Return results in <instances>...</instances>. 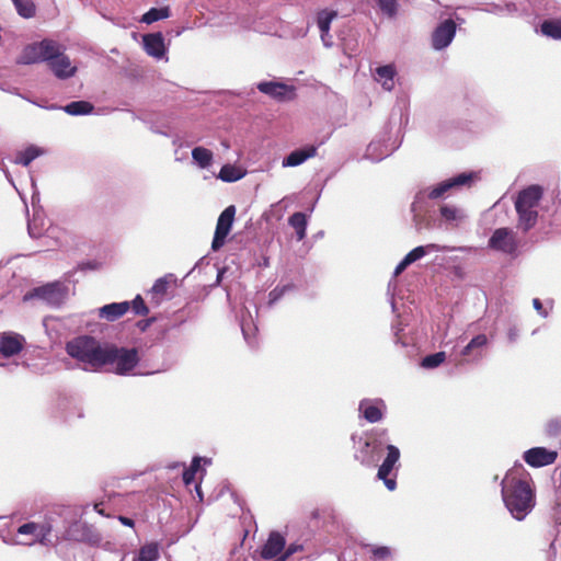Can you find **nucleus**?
<instances>
[{
    "mask_svg": "<svg viewBox=\"0 0 561 561\" xmlns=\"http://www.w3.org/2000/svg\"><path fill=\"white\" fill-rule=\"evenodd\" d=\"M530 481L531 478L523 466H515L508 470L502 480L503 502L517 520H523L535 506V493Z\"/></svg>",
    "mask_w": 561,
    "mask_h": 561,
    "instance_id": "1",
    "label": "nucleus"
},
{
    "mask_svg": "<svg viewBox=\"0 0 561 561\" xmlns=\"http://www.w3.org/2000/svg\"><path fill=\"white\" fill-rule=\"evenodd\" d=\"M106 342H101L90 335H80L66 342V353L84 364L93 371H100L104 367Z\"/></svg>",
    "mask_w": 561,
    "mask_h": 561,
    "instance_id": "2",
    "label": "nucleus"
},
{
    "mask_svg": "<svg viewBox=\"0 0 561 561\" xmlns=\"http://www.w3.org/2000/svg\"><path fill=\"white\" fill-rule=\"evenodd\" d=\"M543 197V187L538 184L529 185L517 193L515 198L516 227L527 233L538 220L536 207Z\"/></svg>",
    "mask_w": 561,
    "mask_h": 561,
    "instance_id": "3",
    "label": "nucleus"
},
{
    "mask_svg": "<svg viewBox=\"0 0 561 561\" xmlns=\"http://www.w3.org/2000/svg\"><path fill=\"white\" fill-rule=\"evenodd\" d=\"M360 444L354 458L360 465L371 467L380 459L381 454L387 449L388 431L385 428H373L359 436Z\"/></svg>",
    "mask_w": 561,
    "mask_h": 561,
    "instance_id": "4",
    "label": "nucleus"
},
{
    "mask_svg": "<svg viewBox=\"0 0 561 561\" xmlns=\"http://www.w3.org/2000/svg\"><path fill=\"white\" fill-rule=\"evenodd\" d=\"M105 365L115 366L114 373L121 376L128 375L139 364V351L137 348H124L115 343L106 342Z\"/></svg>",
    "mask_w": 561,
    "mask_h": 561,
    "instance_id": "5",
    "label": "nucleus"
},
{
    "mask_svg": "<svg viewBox=\"0 0 561 561\" xmlns=\"http://www.w3.org/2000/svg\"><path fill=\"white\" fill-rule=\"evenodd\" d=\"M56 47L54 39L44 38L38 43L25 46L16 59L18 65H34L48 62L55 56Z\"/></svg>",
    "mask_w": 561,
    "mask_h": 561,
    "instance_id": "6",
    "label": "nucleus"
},
{
    "mask_svg": "<svg viewBox=\"0 0 561 561\" xmlns=\"http://www.w3.org/2000/svg\"><path fill=\"white\" fill-rule=\"evenodd\" d=\"M53 530V526L49 520H44L42 523L28 522L16 528V534L20 536H24V540H21L20 543L32 546L35 543H39L43 546H49V535Z\"/></svg>",
    "mask_w": 561,
    "mask_h": 561,
    "instance_id": "7",
    "label": "nucleus"
},
{
    "mask_svg": "<svg viewBox=\"0 0 561 561\" xmlns=\"http://www.w3.org/2000/svg\"><path fill=\"white\" fill-rule=\"evenodd\" d=\"M56 51L55 56L48 59V69L59 79L67 80L77 72V67L71 65V61L67 54H65L64 47L55 42Z\"/></svg>",
    "mask_w": 561,
    "mask_h": 561,
    "instance_id": "8",
    "label": "nucleus"
},
{
    "mask_svg": "<svg viewBox=\"0 0 561 561\" xmlns=\"http://www.w3.org/2000/svg\"><path fill=\"white\" fill-rule=\"evenodd\" d=\"M236 216V206L229 205L227 208H225L219 216L217 220V225L215 228L214 238L211 241V250L218 251L228 238L229 231L231 229V226L233 224Z\"/></svg>",
    "mask_w": 561,
    "mask_h": 561,
    "instance_id": "9",
    "label": "nucleus"
},
{
    "mask_svg": "<svg viewBox=\"0 0 561 561\" xmlns=\"http://www.w3.org/2000/svg\"><path fill=\"white\" fill-rule=\"evenodd\" d=\"M516 233L513 229L501 227L494 230L489 239V247L505 254H515L517 249Z\"/></svg>",
    "mask_w": 561,
    "mask_h": 561,
    "instance_id": "10",
    "label": "nucleus"
},
{
    "mask_svg": "<svg viewBox=\"0 0 561 561\" xmlns=\"http://www.w3.org/2000/svg\"><path fill=\"white\" fill-rule=\"evenodd\" d=\"M400 455H401L400 450L396 446L388 445L387 446V456L377 471V477L381 481H383L385 485L390 491H393L396 489L397 482H396L394 478H389V473L393 470L394 466L399 462Z\"/></svg>",
    "mask_w": 561,
    "mask_h": 561,
    "instance_id": "11",
    "label": "nucleus"
},
{
    "mask_svg": "<svg viewBox=\"0 0 561 561\" xmlns=\"http://www.w3.org/2000/svg\"><path fill=\"white\" fill-rule=\"evenodd\" d=\"M457 25L453 19H445L432 33L433 48L440 50L446 48L455 37Z\"/></svg>",
    "mask_w": 561,
    "mask_h": 561,
    "instance_id": "12",
    "label": "nucleus"
},
{
    "mask_svg": "<svg viewBox=\"0 0 561 561\" xmlns=\"http://www.w3.org/2000/svg\"><path fill=\"white\" fill-rule=\"evenodd\" d=\"M523 457L530 467L540 468L552 465L558 457V453L545 447H534L526 450Z\"/></svg>",
    "mask_w": 561,
    "mask_h": 561,
    "instance_id": "13",
    "label": "nucleus"
},
{
    "mask_svg": "<svg viewBox=\"0 0 561 561\" xmlns=\"http://www.w3.org/2000/svg\"><path fill=\"white\" fill-rule=\"evenodd\" d=\"M39 298L49 305L58 306L64 300V294L58 284H46L35 287L31 293L26 294L24 299Z\"/></svg>",
    "mask_w": 561,
    "mask_h": 561,
    "instance_id": "14",
    "label": "nucleus"
},
{
    "mask_svg": "<svg viewBox=\"0 0 561 561\" xmlns=\"http://www.w3.org/2000/svg\"><path fill=\"white\" fill-rule=\"evenodd\" d=\"M257 89L279 102L290 101L295 96V88L280 82H261Z\"/></svg>",
    "mask_w": 561,
    "mask_h": 561,
    "instance_id": "15",
    "label": "nucleus"
},
{
    "mask_svg": "<svg viewBox=\"0 0 561 561\" xmlns=\"http://www.w3.org/2000/svg\"><path fill=\"white\" fill-rule=\"evenodd\" d=\"M24 337L14 333H4L0 336V354L4 357H11L23 350Z\"/></svg>",
    "mask_w": 561,
    "mask_h": 561,
    "instance_id": "16",
    "label": "nucleus"
},
{
    "mask_svg": "<svg viewBox=\"0 0 561 561\" xmlns=\"http://www.w3.org/2000/svg\"><path fill=\"white\" fill-rule=\"evenodd\" d=\"M285 548V539L284 535H280L278 531H272L268 535L266 542L262 549V558L264 560H272L276 558L280 552L284 551Z\"/></svg>",
    "mask_w": 561,
    "mask_h": 561,
    "instance_id": "17",
    "label": "nucleus"
},
{
    "mask_svg": "<svg viewBox=\"0 0 561 561\" xmlns=\"http://www.w3.org/2000/svg\"><path fill=\"white\" fill-rule=\"evenodd\" d=\"M318 152V148L316 146H308L305 148L296 149L288 153L285 159H283V167H297L307 161L308 159L314 158Z\"/></svg>",
    "mask_w": 561,
    "mask_h": 561,
    "instance_id": "18",
    "label": "nucleus"
},
{
    "mask_svg": "<svg viewBox=\"0 0 561 561\" xmlns=\"http://www.w3.org/2000/svg\"><path fill=\"white\" fill-rule=\"evenodd\" d=\"M129 308L130 302L128 301L106 304L100 308L99 317L107 321H115L118 320V318H122L125 313H127L129 311Z\"/></svg>",
    "mask_w": 561,
    "mask_h": 561,
    "instance_id": "19",
    "label": "nucleus"
},
{
    "mask_svg": "<svg viewBox=\"0 0 561 561\" xmlns=\"http://www.w3.org/2000/svg\"><path fill=\"white\" fill-rule=\"evenodd\" d=\"M145 50L154 57H162L165 51L164 38L161 33H149L142 36Z\"/></svg>",
    "mask_w": 561,
    "mask_h": 561,
    "instance_id": "20",
    "label": "nucleus"
},
{
    "mask_svg": "<svg viewBox=\"0 0 561 561\" xmlns=\"http://www.w3.org/2000/svg\"><path fill=\"white\" fill-rule=\"evenodd\" d=\"M358 410L369 422H378L383 417L382 410L379 407L373 404L370 400H362Z\"/></svg>",
    "mask_w": 561,
    "mask_h": 561,
    "instance_id": "21",
    "label": "nucleus"
},
{
    "mask_svg": "<svg viewBox=\"0 0 561 561\" xmlns=\"http://www.w3.org/2000/svg\"><path fill=\"white\" fill-rule=\"evenodd\" d=\"M396 75V69L391 65L378 67L376 69V80L382 83V87L391 91L393 88V77Z\"/></svg>",
    "mask_w": 561,
    "mask_h": 561,
    "instance_id": "22",
    "label": "nucleus"
},
{
    "mask_svg": "<svg viewBox=\"0 0 561 561\" xmlns=\"http://www.w3.org/2000/svg\"><path fill=\"white\" fill-rule=\"evenodd\" d=\"M543 35L553 39H561V19H547L540 25Z\"/></svg>",
    "mask_w": 561,
    "mask_h": 561,
    "instance_id": "23",
    "label": "nucleus"
},
{
    "mask_svg": "<svg viewBox=\"0 0 561 561\" xmlns=\"http://www.w3.org/2000/svg\"><path fill=\"white\" fill-rule=\"evenodd\" d=\"M159 558V546L157 542H149L141 546L138 554L133 561H157Z\"/></svg>",
    "mask_w": 561,
    "mask_h": 561,
    "instance_id": "24",
    "label": "nucleus"
},
{
    "mask_svg": "<svg viewBox=\"0 0 561 561\" xmlns=\"http://www.w3.org/2000/svg\"><path fill=\"white\" fill-rule=\"evenodd\" d=\"M76 527L82 531L81 541L99 545L102 541V535L92 526L87 524H76Z\"/></svg>",
    "mask_w": 561,
    "mask_h": 561,
    "instance_id": "25",
    "label": "nucleus"
},
{
    "mask_svg": "<svg viewBox=\"0 0 561 561\" xmlns=\"http://www.w3.org/2000/svg\"><path fill=\"white\" fill-rule=\"evenodd\" d=\"M336 15V11L322 10L318 12V28L321 33L322 38H324V36L329 34L331 23Z\"/></svg>",
    "mask_w": 561,
    "mask_h": 561,
    "instance_id": "26",
    "label": "nucleus"
},
{
    "mask_svg": "<svg viewBox=\"0 0 561 561\" xmlns=\"http://www.w3.org/2000/svg\"><path fill=\"white\" fill-rule=\"evenodd\" d=\"M289 225L296 230L298 240H302L306 237L307 217L302 213H296L288 219Z\"/></svg>",
    "mask_w": 561,
    "mask_h": 561,
    "instance_id": "27",
    "label": "nucleus"
},
{
    "mask_svg": "<svg viewBox=\"0 0 561 561\" xmlns=\"http://www.w3.org/2000/svg\"><path fill=\"white\" fill-rule=\"evenodd\" d=\"M428 251H439V247L434 243L415 247L409 251L407 254V260L410 264H412L413 262L424 257Z\"/></svg>",
    "mask_w": 561,
    "mask_h": 561,
    "instance_id": "28",
    "label": "nucleus"
},
{
    "mask_svg": "<svg viewBox=\"0 0 561 561\" xmlns=\"http://www.w3.org/2000/svg\"><path fill=\"white\" fill-rule=\"evenodd\" d=\"M193 159L201 168H208L213 160V152L205 147L193 148Z\"/></svg>",
    "mask_w": 561,
    "mask_h": 561,
    "instance_id": "29",
    "label": "nucleus"
},
{
    "mask_svg": "<svg viewBox=\"0 0 561 561\" xmlns=\"http://www.w3.org/2000/svg\"><path fill=\"white\" fill-rule=\"evenodd\" d=\"M94 106L85 101H75L66 105L65 112L70 115L90 114Z\"/></svg>",
    "mask_w": 561,
    "mask_h": 561,
    "instance_id": "30",
    "label": "nucleus"
},
{
    "mask_svg": "<svg viewBox=\"0 0 561 561\" xmlns=\"http://www.w3.org/2000/svg\"><path fill=\"white\" fill-rule=\"evenodd\" d=\"M19 15L30 19L35 15L36 7L32 0H12Z\"/></svg>",
    "mask_w": 561,
    "mask_h": 561,
    "instance_id": "31",
    "label": "nucleus"
},
{
    "mask_svg": "<svg viewBox=\"0 0 561 561\" xmlns=\"http://www.w3.org/2000/svg\"><path fill=\"white\" fill-rule=\"evenodd\" d=\"M170 16V9L165 8H152L141 16V22L146 24L156 23V21Z\"/></svg>",
    "mask_w": 561,
    "mask_h": 561,
    "instance_id": "32",
    "label": "nucleus"
},
{
    "mask_svg": "<svg viewBox=\"0 0 561 561\" xmlns=\"http://www.w3.org/2000/svg\"><path fill=\"white\" fill-rule=\"evenodd\" d=\"M243 173L231 164H225L218 174V178L222 180L224 182H236L240 179H242Z\"/></svg>",
    "mask_w": 561,
    "mask_h": 561,
    "instance_id": "33",
    "label": "nucleus"
},
{
    "mask_svg": "<svg viewBox=\"0 0 561 561\" xmlns=\"http://www.w3.org/2000/svg\"><path fill=\"white\" fill-rule=\"evenodd\" d=\"M488 343V337L485 334H478L477 336H474L470 343L465 346L461 351V355L467 357V356H470L472 354V352L474 350H481L485 346V344Z\"/></svg>",
    "mask_w": 561,
    "mask_h": 561,
    "instance_id": "34",
    "label": "nucleus"
},
{
    "mask_svg": "<svg viewBox=\"0 0 561 561\" xmlns=\"http://www.w3.org/2000/svg\"><path fill=\"white\" fill-rule=\"evenodd\" d=\"M39 154V150L35 147H28L24 151L18 153L15 158V163L22 165H30L34 159Z\"/></svg>",
    "mask_w": 561,
    "mask_h": 561,
    "instance_id": "35",
    "label": "nucleus"
},
{
    "mask_svg": "<svg viewBox=\"0 0 561 561\" xmlns=\"http://www.w3.org/2000/svg\"><path fill=\"white\" fill-rule=\"evenodd\" d=\"M446 355L444 352H438L435 354L426 355L422 360V367L425 369H434L440 366L444 363Z\"/></svg>",
    "mask_w": 561,
    "mask_h": 561,
    "instance_id": "36",
    "label": "nucleus"
},
{
    "mask_svg": "<svg viewBox=\"0 0 561 561\" xmlns=\"http://www.w3.org/2000/svg\"><path fill=\"white\" fill-rule=\"evenodd\" d=\"M169 287V280L165 277H161L156 279L151 288V294L153 299H156V304L160 301V299L167 294Z\"/></svg>",
    "mask_w": 561,
    "mask_h": 561,
    "instance_id": "37",
    "label": "nucleus"
},
{
    "mask_svg": "<svg viewBox=\"0 0 561 561\" xmlns=\"http://www.w3.org/2000/svg\"><path fill=\"white\" fill-rule=\"evenodd\" d=\"M477 178L476 172H461L457 176L449 179L451 187L461 185H471L473 180Z\"/></svg>",
    "mask_w": 561,
    "mask_h": 561,
    "instance_id": "38",
    "label": "nucleus"
},
{
    "mask_svg": "<svg viewBox=\"0 0 561 561\" xmlns=\"http://www.w3.org/2000/svg\"><path fill=\"white\" fill-rule=\"evenodd\" d=\"M377 4L388 18H393L398 12V0H377Z\"/></svg>",
    "mask_w": 561,
    "mask_h": 561,
    "instance_id": "39",
    "label": "nucleus"
},
{
    "mask_svg": "<svg viewBox=\"0 0 561 561\" xmlns=\"http://www.w3.org/2000/svg\"><path fill=\"white\" fill-rule=\"evenodd\" d=\"M199 457H194L193 462H191V467L185 469L183 472V482L186 486L194 483L195 473L199 469Z\"/></svg>",
    "mask_w": 561,
    "mask_h": 561,
    "instance_id": "40",
    "label": "nucleus"
},
{
    "mask_svg": "<svg viewBox=\"0 0 561 561\" xmlns=\"http://www.w3.org/2000/svg\"><path fill=\"white\" fill-rule=\"evenodd\" d=\"M453 188L451 187V184H450V181L449 180H446L442 183H439L437 186L433 187L428 193H427V197L430 199H437V198H440L442 196H444L445 192H447L448 190Z\"/></svg>",
    "mask_w": 561,
    "mask_h": 561,
    "instance_id": "41",
    "label": "nucleus"
},
{
    "mask_svg": "<svg viewBox=\"0 0 561 561\" xmlns=\"http://www.w3.org/2000/svg\"><path fill=\"white\" fill-rule=\"evenodd\" d=\"M370 552L375 560H388L391 556V548L387 546L371 547Z\"/></svg>",
    "mask_w": 561,
    "mask_h": 561,
    "instance_id": "42",
    "label": "nucleus"
},
{
    "mask_svg": "<svg viewBox=\"0 0 561 561\" xmlns=\"http://www.w3.org/2000/svg\"><path fill=\"white\" fill-rule=\"evenodd\" d=\"M130 308H133V311L137 316H148L149 313L148 307L146 306L144 299L139 295L131 301Z\"/></svg>",
    "mask_w": 561,
    "mask_h": 561,
    "instance_id": "43",
    "label": "nucleus"
},
{
    "mask_svg": "<svg viewBox=\"0 0 561 561\" xmlns=\"http://www.w3.org/2000/svg\"><path fill=\"white\" fill-rule=\"evenodd\" d=\"M440 214L444 219L451 221L458 218V209L454 206L443 205L440 207Z\"/></svg>",
    "mask_w": 561,
    "mask_h": 561,
    "instance_id": "44",
    "label": "nucleus"
},
{
    "mask_svg": "<svg viewBox=\"0 0 561 561\" xmlns=\"http://www.w3.org/2000/svg\"><path fill=\"white\" fill-rule=\"evenodd\" d=\"M546 432L549 435H557L561 432V420L559 419H551L548 421L546 425Z\"/></svg>",
    "mask_w": 561,
    "mask_h": 561,
    "instance_id": "45",
    "label": "nucleus"
},
{
    "mask_svg": "<svg viewBox=\"0 0 561 561\" xmlns=\"http://www.w3.org/2000/svg\"><path fill=\"white\" fill-rule=\"evenodd\" d=\"M533 308L542 317H547L548 312L545 310V307L539 298L533 299Z\"/></svg>",
    "mask_w": 561,
    "mask_h": 561,
    "instance_id": "46",
    "label": "nucleus"
},
{
    "mask_svg": "<svg viewBox=\"0 0 561 561\" xmlns=\"http://www.w3.org/2000/svg\"><path fill=\"white\" fill-rule=\"evenodd\" d=\"M301 550H302V546L298 545V543H291L287 548H284V551H285L286 556L288 557V559L290 558V556H293L294 553L301 551Z\"/></svg>",
    "mask_w": 561,
    "mask_h": 561,
    "instance_id": "47",
    "label": "nucleus"
},
{
    "mask_svg": "<svg viewBox=\"0 0 561 561\" xmlns=\"http://www.w3.org/2000/svg\"><path fill=\"white\" fill-rule=\"evenodd\" d=\"M410 265L409 260L407 256L396 266L394 268V276H399L403 273V271L407 268V266Z\"/></svg>",
    "mask_w": 561,
    "mask_h": 561,
    "instance_id": "48",
    "label": "nucleus"
},
{
    "mask_svg": "<svg viewBox=\"0 0 561 561\" xmlns=\"http://www.w3.org/2000/svg\"><path fill=\"white\" fill-rule=\"evenodd\" d=\"M118 522L124 525V526H128V527H134L135 526V522L128 517H123V515H121L118 517Z\"/></svg>",
    "mask_w": 561,
    "mask_h": 561,
    "instance_id": "49",
    "label": "nucleus"
},
{
    "mask_svg": "<svg viewBox=\"0 0 561 561\" xmlns=\"http://www.w3.org/2000/svg\"><path fill=\"white\" fill-rule=\"evenodd\" d=\"M283 293L284 290L278 291V287H276L273 291L270 293L271 301L278 299Z\"/></svg>",
    "mask_w": 561,
    "mask_h": 561,
    "instance_id": "50",
    "label": "nucleus"
},
{
    "mask_svg": "<svg viewBox=\"0 0 561 561\" xmlns=\"http://www.w3.org/2000/svg\"><path fill=\"white\" fill-rule=\"evenodd\" d=\"M94 510H95L98 513H100L101 515H106V514L104 513V508L102 507V503H96V504H94Z\"/></svg>",
    "mask_w": 561,
    "mask_h": 561,
    "instance_id": "51",
    "label": "nucleus"
},
{
    "mask_svg": "<svg viewBox=\"0 0 561 561\" xmlns=\"http://www.w3.org/2000/svg\"><path fill=\"white\" fill-rule=\"evenodd\" d=\"M274 559H275V561H286V560L288 559V557H286L285 551H283V553L280 552V553L278 554V557H276V558H274Z\"/></svg>",
    "mask_w": 561,
    "mask_h": 561,
    "instance_id": "52",
    "label": "nucleus"
},
{
    "mask_svg": "<svg viewBox=\"0 0 561 561\" xmlns=\"http://www.w3.org/2000/svg\"><path fill=\"white\" fill-rule=\"evenodd\" d=\"M195 489H196V492L198 493L199 497L202 499L201 486L196 485Z\"/></svg>",
    "mask_w": 561,
    "mask_h": 561,
    "instance_id": "53",
    "label": "nucleus"
},
{
    "mask_svg": "<svg viewBox=\"0 0 561 561\" xmlns=\"http://www.w3.org/2000/svg\"><path fill=\"white\" fill-rule=\"evenodd\" d=\"M480 356H481V353H478V354H477V356H476V358H479Z\"/></svg>",
    "mask_w": 561,
    "mask_h": 561,
    "instance_id": "54",
    "label": "nucleus"
}]
</instances>
